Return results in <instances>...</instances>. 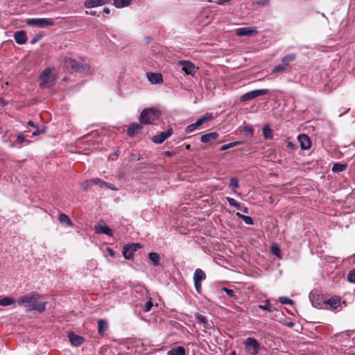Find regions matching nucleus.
<instances>
[{
  "instance_id": "nucleus-3",
  "label": "nucleus",
  "mask_w": 355,
  "mask_h": 355,
  "mask_svg": "<svg viewBox=\"0 0 355 355\" xmlns=\"http://www.w3.org/2000/svg\"><path fill=\"white\" fill-rule=\"evenodd\" d=\"M26 23L29 26H35L39 28H46L54 25V21L51 18L27 19Z\"/></svg>"
},
{
  "instance_id": "nucleus-11",
  "label": "nucleus",
  "mask_w": 355,
  "mask_h": 355,
  "mask_svg": "<svg viewBox=\"0 0 355 355\" xmlns=\"http://www.w3.org/2000/svg\"><path fill=\"white\" fill-rule=\"evenodd\" d=\"M173 133V128H170L167 130L162 132L156 135H155L152 140L155 144H162L166 139L171 137Z\"/></svg>"
},
{
  "instance_id": "nucleus-4",
  "label": "nucleus",
  "mask_w": 355,
  "mask_h": 355,
  "mask_svg": "<svg viewBox=\"0 0 355 355\" xmlns=\"http://www.w3.org/2000/svg\"><path fill=\"white\" fill-rule=\"evenodd\" d=\"M214 116L211 113H206L204 116L198 119L195 123L187 125L185 128V132L190 133L201 126L204 123L210 121Z\"/></svg>"
},
{
  "instance_id": "nucleus-55",
  "label": "nucleus",
  "mask_w": 355,
  "mask_h": 355,
  "mask_svg": "<svg viewBox=\"0 0 355 355\" xmlns=\"http://www.w3.org/2000/svg\"><path fill=\"white\" fill-rule=\"evenodd\" d=\"M6 105V101L2 98L0 97V105L3 106Z\"/></svg>"
},
{
  "instance_id": "nucleus-52",
  "label": "nucleus",
  "mask_w": 355,
  "mask_h": 355,
  "mask_svg": "<svg viewBox=\"0 0 355 355\" xmlns=\"http://www.w3.org/2000/svg\"><path fill=\"white\" fill-rule=\"evenodd\" d=\"M164 155L168 157H171L175 155V153L172 151H165Z\"/></svg>"
},
{
  "instance_id": "nucleus-41",
  "label": "nucleus",
  "mask_w": 355,
  "mask_h": 355,
  "mask_svg": "<svg viewBox=\"0 0 355 355\" xmlns=\"http://www.w3.org/2000/svg\"><path fill=\"white\" fill-rule=\"evenodd\" d=\"M229 187L234 189H238L239 184L237 179L235 178H232L230 181Z\"/></svg>"
},
{
  "instance_id": "nucleus-40",
  "label": "nucleus",
  "mask_w": 355,
  "mask_h": 355,
  "mask_svg": "<svg viewBox=\"0 0 355 355\" xmlns=\"http://www.w3.org/2000/svg\"><path fill=\"white\" fill-rule=\"evenodd\" d=\"M239 144H240V142H239V141H234V142H231V143L223 145L220 147V150L223 151V150H227L229 148H231L232 147H234V146L239 145Z\"/></svg>"
},
{
  "instance_id": "nucleus-35",
  "label": "nucleus",
  "mask_w": 355,
  "mask_h": 355,
  "mask_svg": "<svg viewBox=\"0 0 355 355\" xmlns=\"http://www.w3.org/2000/svg\"><path fill=\"white\" fill-rule=\"evenodd\" d=\"M271 252L276 257L281 258V250L278 244L275 243L271 246Z\"/></svg>"
},
{
  "instance_id": "nucleus-46",
  "label": "nucleus",
  "mask_w": 355,
  "mask_h": 355,
  "mask_svg": "<svg viewBox=\"0 0 355 355\" xmlns=\"http://www.w3.org/2000/svg\"><path fill=\"white\" fill-rule=\"evenodd\" d=\"M17 141L19 143V144H22L25 141H27V142H30L29 140H26L25 139V137L24 135L22 134V133H19L17 136Z\"/></svg>"
},
{
  "instance_id": "nucleus-43",
  "label": "nucleus",
  "mask_w": 355,
  "mask_h": 355,
  "mask_svg": "<svg viewBox=\"0 0 355 355\" xmlns=\"http://www.w3.org/2000/svg\"><path fill=\"white\" fill-rule=\"evenodd\" d=\"M279 301L283 304H293V300L286 297H279Z\"/></svg>"
},
{
  "instance_id": "nucleus-34",
  "label": "nucleus",
  "mask_w": 355,
  "mask_h": 355,
  "mask_svg": "<svg viewBox=\"0 0 355 355\" xmlns=\"http://www.w3.org/2000/svg\"><path fill=\"white\" fill-rule=\"evenodd\" d=\"M15 301L10 297H5L0 299V305L2 306H10L15 304Z\"/></svg>"
},
{
  "instance_id": "nucleus-30",
  "label": "nucleus",
  "mask_w": 355,
  "mask_h": 355,
  "mask_svg": "<svg viewBox=\"0 0 355 355\" xmlns=\"http://www.w3.org/2000/svg\"><path fill=\"white\" fill-rule=\"evenodd\" d=\"M259 308L262 310L268 311V312H273L276 310L275 307L270 304L268 300H266L264 304L259 305Z\"/></svg>"
},
{
  "instance_id": "nucleus-28",
  "label": "nucleus",
  "mask_w": 355,
  "mask_h": 355,
  "mask_svg": "<svg viewBox=\"0 0 355 355\" xmlns=\"http://www.w3.org/2000/svg\"><path fill=\"white\" fill-rule=\"evenodd\" d=\"M148 258L152 261L154 266H157L159 263V255L156 252H149Z\"/></svg>"
},
{
  "instance_id": "nucleus-31",
  "label": "nucleus",
  "mask_w": 355,
  "mask_h": 355,
  "mask_svg": "<svg viewBox=\"0 0 355 355\" xmlns=\"http://www.w3.org/2000/svg\"><path fill=\"white\" fill-rule=\"evenodd\" d=\"M296 56L295 54H288L284 56L282 59V63L284 64V66H286V67H288L289 63L293 60H295Z\"/></svg>"
},
{
  "instance_id": "nucleus-48",
  "label": "nucleus",
  "mask_w": 355,
  "mask_h": 355,
  "mask_svg": "<svg viewBox=\"0 0 355 355\" xmlns=\"http://www.w3.org/2000/svg\"><path fill=\"white\" fill-rule=\"evenodd\" d=\"M256 3L259 6H268L270 3V1L269 0H259V1H257L256 2Z\"/></svg>"
},
{
  "instance_id": "nucleus-2",
  "label": "nucleus",
  "mask_w": 355,
  "mask_h": 355,
  "mask_svg": "<svg viewBox=\"0 0 355 355\" xmlns=\"http://www.w3.org/2000/svg\"><path fill=\"white\" fill-rule=\"evenodd\" d=\"M161 116V112L156 108L149 107L144 109L140 114L139 121L144 125L153 124Z\"/></svg>"
},
{
  "instance_id": "nucleus-42",
  "label": "nucleus",
  "mask_w": 355,
  "mask_h": 355,
  "mask_svg": "<svg viewBox=\"0 0 355 355\" xmlns=\"http://www.w3.org/2000/svg\"><path fill=\"white\" fill-rule=\"evenodd\" d=\"M153 306V304L152 300H151V298H150L149 300H148L145 304V306L143 309L144 311V312L150 311V309H152Z\"/></svg>"
},
{
  "instance_id": "nucleus-7",
  "label": "nucleus",
  "mask_w": 355,
  "mask_h": 355,
  "mask_svg": "<svg viewBox=\"0 0 355 355\" xmlns=\"http://www.w3.org/2000/svg\"><path fill=\"white\" fill-rule=\"evenodd\" d=\"M268 92H269V90L267 89L252 90V91L248 92L243 94L240 97V101H241V102L248 101L254 99L255 98H257L258 96L266 95V94H268Z\"/></svg>"
},
{
  "instance_id": "nucleus-17",
  "label": "nucleus",
  "mask_w": 355,
  "mask_h": 355,
  "mask_svg": "<svg viewBox=\"0 0 355 355\" xmlns=\"http://www.w3.org/2000/svg\"><path fill=\"white\" fill-rule=\"evenodd\" d=\"M298 141L302 150H308L311 146L310 138L305 134H302L298 136Z\"/></svg>"
},
{
  "instance_id": "nucleus-26",
  "label": "nucleus",
  "mask_w": 355,
  "mask_h": 355,
  "mask_svg": "<svg viewBox=\"0 0 355 355\" xmlns=\"http://www.w3.org/2000/svg\"><path fill=\"white\" fill-rule=\"evenodd\" d=\"M58 220L60 223L66 224L69 227H72L73 225L69 217L64 213H62L58 216Z\"/></svg>"
},
{
  "instance_id": "nucleus-49",
  "label": "nucleus",
  "mask_w": 355,
  "mask_h": 355,
  "mask_svg": "<svg viewBox=\"0 0 355 355\" xmlns=\"http://www.w3.org/2000/svg\"><path fill=\"white\" fill-rule=\"evenodd\" d=\"M42 35L40 34V35H37L36 36H35L31 41V44H35L37 41H39L42 37Z\"/></svg>"
},
{
  "instance_id": "nucleus-5",
  "label": "nucleus",
  "mask_w": 355,
  "mask_h": 355,
  "mask_svg": "<svg viewBox=\"0 0 355 355\" xmlns=\"http://www.w3.org/2000/svg\"><path fill=\"white\" fill-rule=\"evenodd\" d=\"M245 350L251 355H257L260 349V345L254 338H248L244 341Z\"/></svg>"
},
{
  "instance_id": "nucleus-33",
  "label": "nucleus",
  "mask_w": 355,
  "mask_h": 355,
  "mask_svg": "<svg viewBox=\"0 0 355 355\" xmlns=\"http://www.w3.org/2000/svg\"><path fill=\"white\" fill-rule=\"evenodd\" d=\"M347 168V164L336 163L332 167V171L334 173H340L345 171Z\"/></svg>"
},
{
  "instance_id": "nucleus-22",
  "label": "nucleus",
  "mask_w": 355,
  "mask_h": 355,
  "mask_svg": "<svg viewBox=\"0 0 355 355\" xmlns=\"http://www.w3.org/2000/svg\"><path fill=\"white\" fill-rule=\"evenodd\" d=\"M218 136V134L215 132L207 133L201 136L200 141L203 143H208L217 139Z\"/></svg>"
},
{
  "instance_id": "nucleus-62",
  "label": "nucleus",
  "mask_w": 355,
  "mask_h": 355,
  "mask_svg": "<svg viewBox=\"0 0 355 355\" xmlns=\"http://www.w3.org/2000/svg\"><path fill=\"white\" fill-rule=\"evenodd\" d=\"M186 148H187V149H189L190 148V145H187Z\"/></svg>"
},
{
  "instance_id": "nucleus-21",
  "label": "nucleus",
  "mask_w": 355,
  "mask_h": 355,
  "mask_svg": "<svg viewBox=\"0 0 355 355\" xmlns=\"http://www.w3.org/2000/svg\"><path fill=\"white\" fill-rule=\"evenodd\" d=\"M324 303L329 305L332 309H336L340 306L341 303V298L338 296H333L325 301Z\"/></svg>"
},
{
  "instance_id": "nucleus-36",
  "label": "nucleus",
  "mask_w": 355,
  "mask_h": 355,
  "mask_svg": "<svg viewBox=\"0 0 355 355\" xmlns=\"http://www.w3.org/2000/svg\"><path fill=\"white\" fill-rule=\"evenodd\" d=\"M227 201L228 202L230 205L234 207L237 209H241V204L239 202H237L235 199L230 197H227Z\"/></svg>"
},
{
  "instance_id": "nucleus-8",
  "label": "nucleus",
  "mask_w": 355,
  "mask_h": 355,
  "mask_svg": "<svg viewBox=\"0 0 355 355\" xmlns=\"http://www.w3.org/2000/svg\"><path fill=\"white\" fill-rule=\"evenodd\" d=\"M64 64L67 68L71 69L75 72H82L87 69V66L86 64H80L70 58H64Z\"/></svg>"
},
{
  "instance_id": "nucleus-16",
  "label": "nucleus",
  "mask_w": 355,
  "mask_h": 355,
  "mask_svg": "<svg viewBox=\"0 0 355 355\" xmlns=\"http://www.w3.org/2000/svg\"><path fill=\"white\" fill-rule=\"evenodd\" d=\"M143 129L142 123H132L127 129V134L130 137H134Z\"/></svg>"
},
{
  "instance_id": "nucleus-50",
  "label": "nucleus",
  "mask_w": 355,
  "mask_h": 355,
  "mask_svg": "<svg viewBox=\"0 0 355 355\" xmlns=\"http://www.w3.org/2000/svg\"><path fill=\"white\" fill-rule=\"evenodd\" d=\"M44 132V130H40L37 127V129L33 132V136H37L39 135L40 133Z\"/></svg>"
},
{
  "instance_id": "nucleus-9",
  "label": "nucleus",
  "mask_w": 355,
  "mask_h": 355,
  "mask_svg": "<svg viewBox=\"0 0 355 355\" xmlns=\"http://www.w3.org/2000/svg\"><path fill=\"white\" fill-rule=\"evenodd\" d=\"M52 71L50 68L45 69L40 75V86L42 87H49L53 85L51 78Z\"/></svg>"
},
{
  "instance_id": "nucleus-47",
  "label": "nucleus",
  "mask_w": 355,
  "mask_h": 355,
  "mask_svg": "<svg viewBox=\"0 0 355 355\" xmlns=\"http://www.w3.org/2000/svg\"><path fill=\"white\" fill-rule=\"evenodd\" d=\"M243 130L250 136H252L254 134V130L251 125H245Z\"/></svg>"
},
{
  "instance_id": "nucleus-20",
  "label": "nucleus",
  "mask_w": 355,
  "mask_h": 355,
  "mask_svg": "<svg viewBox=\"0 0 355 355\" xmlns=\"http://www.w3.org/2000/svg\"><path fill=\"white\" fill-rule=\"evenodd\" d=\"M14 39L17 44H24L27 41L26 33L24 31H17L14 35Z\"/></svg>"
},
{
  "instance_id": "nucleus-25",
  "label": "nucleus",
  "mask_w": 355,
  "mask_h": 355,
  "mask_svg": "<svg viewBox=\"0 0 355 355\" xmlns=\"http://www.w3.org/2000/svg\"><path fill=\"white\" fill-rule=\"evenodd\" d=\"M108 329L107 322L103 319L98 321V331L100 335H103Z\"/></svg>"
},
{
  "instance_id": "nucleus-10",
  "label": "nucleus",
  "mask_w": 355,
  "mask_h": 355,
  "mask_svg": "<svg viewBox=\"0 0 355 355\" xmlns=\"http://www.w3.org/2000/svg\"><path fill=\"white\" fill-rule=\"evenodd\" d=\"M141 248L139 243H132L125 245L123 248V255L125 259H131L133 257L134 252Z\"/></svg>"
},
{
  "instance_id": "nucleus-14",
  "label": "nucleus",
  "mask_w": 355,
  "mask_h": 355,
  "mask_svg": "<svg viewBox=\"0 0 355 355\" xmlns=\"http://www.w3.org/2000/svg\"><path fill=\"white\" fill-rule=\"evenodd\" d=\"M258 31L256 28L243 27L236 29V33L238 36H250L257 34Z\"/></svg>"
},
{
  "instance_id": "nucleus-38",
  "label": "nucleus",
  "mask_w": 355,
  "mask_h": 355,
  "mask_svg": "<svg viewBox=\"0 0 355 355\" xmlns=\"http://www.w3.org/2000/svg\"><path fill=\"white\" fill-rule=\"evenodd\" d=\"M195 317H196V320H198V321L200 323L204 324L205 327L207 324V323H208L207 318L205 315H203L199 313H197L196 314Z\"/></svg>"
},
{
  "instance_id": "nucleus-23",
  "label": "nucleus",
  "mask_w": 355,
  "mask_h": 355,
  "mask_svg": "<svg viewBox=\"0 0 355 355\" xmlns=\"http://www.w3.org/2000/svg\"><path fill=\"white\" fill-rule=\"evenodd\" d=\"M92 182L93 184L98 185L101 188L106 187L112 190H115V189L112 187L110 183L106 182L100 178H92Z\"/></svg>"
},
{
  "instance_id": "nucleus-6",
  "label": "nucleus",
  "mask_w": 355,
  "mask_h": 355,
  "mask_svg": "<svg viewBox=\"0 0 355 355\" xmlns=\"http://www.w3.org/2000/svg\"><path fill=\"white\" fill-rule=\"evenodd\" d=\"M206 279L205 272L200 268L196 269L193 274V282L195 288L198 293L202 292V282Z\"/></svg>"
},
{
  "instance_id": "nucleus-44",
  "label": "nucleus",
  "mask_w": 355,
  "mask_h": 355,
  "mask_svg": "<svg viewBox=\"0 0 355 355\" xmlns=\"http://www.w3.org/2000/svg\"><path fill=\"white\" fill-rule=\"evenodd\" d=\"M347 279L349 282L355 283V269L351 270L348 275H347Z\"/></svg>"
},
{
  "instance_id": "nucleus-19",
  "label": "nucleus",
  "mask_w": 355,
  "mask_h": 355,
  "mask_svg": "<svg viewBox=\"0 0 355 355\" xmlns=\"http://www.w3.org/2000/svg\"><path fill=\"white\" fill-rule=\"evenodd\" d=\"M147 77L152 84H159L163 82L162 76L159 73L148 72Z\"/></svg>"
},
{
  "instance_id": "nucleus-63",
  "label": "nucleus",
  "mask_w": 355,
  "mask_h": 355,
  "mask_svg": "<svg viewBox=\"0 0 355 355\" xmlns=\"http://www.w3.org/2000/svg\"><path fill=\"white\" fill-rule=\"evenodd\" d=\"M354 355H355V354H354Z\"/></svg>"
},
{
  "instance_id": "nucleus-13",
  "label": "nucleus",
  "mask_w": 355,
  "mask_h": 355,
  "mask_svg": "<svg viewBox=\"0 0 355 355\" xmlns=\"http://www.w3.org/2000/svg\"><path fill=\"white\" fill-rule=\"evenodd\" d=\"M111 0H85L84 6L87 8H92L109 4Z\"/></svg>"
},
{
  "instance_id": "nucleus-27",
  "label": "nucleus",
  "mask_w": 355,
  "mask_h": 355,
  "mask_svg": "<svg viewBox=\"0 0 355 355\" xmlns=\"http://www.w3.org/2000/svg\"><path fill=\"white\" fill-rule=\"evenodd\" d=\"M114 6L117 8H122L126 6H128L132 0H113Z\"/></svg>"
},
{
  "instance_id": "nucleus-53",
  "label": "nucleus",
  "mask_w": 355,
  "mask_h": 355,
  "mask_svg": "<svg viewBox=\"0 0 355 355\" xmlns=\"http://www.w3.org/2000/svg\"><path fill=\"white\" fill-rule=\"evenodd\" d=\"M229 0H217L216 3L219 5H223L226 2H229Z\"/></svg>"
},
{
  "instance_id": "nucleus-12",
  "label": "nucleus",
  "mask_w": 355,
  "mask_h": 355,
  "mask_svg": "<svg viewBox=\"0 0 355 355\" xmlns=\"http://www.w3.org/2000/svg\"><path fill=\"white\" fill-rule=\"evenodd\" d=\"M179 64L182 66V71H184L187 74L193 76L196 72V68L195 65L190 61H180Z\"/></svg>"
},
{
  "instance_id": "nucleus-32",
  "label": "nucleus",
  "mask_w": 355,
  "mask_h": 355,
  "mask_svg": "<svg viewBox=\"0 0 355 355\" xmlns=\"http://www.w3.org/2000/svg\"><path fill=\"white\" fill-rule=\"evenodd\" d=\"M263 135L266 139H270L273 137L272 130L270 129L269 125H266L263 128Z\"/></svg>"
},
{
  "instance_id": "nucleus-45",
  "label": "nucleus",
  "mask_w": 355,
  "mask_h": 355,
  "mask_svg": "<svg viewBox=\"0 0 355 355\" xmlns=\"http://www.w3.org/2000/svg\"><path fill=\"white\" fill-rule=\"evenodd\" d=\"M223 291H224L226 293V294L230 297H235L234 291V290L230 289V288H225V287H223Z\"/></svg>"
},
{
  "instance_id": "nucleus-56",
  "label": "nucleus",
  "mask_w": 355,
  "mask_h": 355,
  "mask_svg": "<svg viewBox=\"0 0 355 355\" xmlns=\"http://www.w3.org/2000/svg\"><path fill=\"white\" fill-rule=\"evenodd\" d=\"M103 12L108 15L110 13V10L108 8H105L103 9Z\"/></svg>"
},
{
  "instance_id": "nucleus-39",
  "label": "nucleus",
  "mask_w": 355,
  "mask_h": 355,
  "mask_svg": "<svg viewBox=\"0 0 355 355\" xmlns=\"http://www.w3.org/2000/svg\"><path fill=\"white\" fill-rule=\"evenodd\" d=\"M286 67L284 66L282 63L277 65L272 71V73H282L286 69Z\"/></svg>"
},
{
  "instance_id": "nucleus-59",
  "label": "nucleus",
  "mask_w": 355,
  "mask_h": 355,
  "mask_svg": "<svg viewBox=\"0 0 355 355\" xmlns=\"http://www.w3.org/2000/svg\"><path fill=\"white\" fill-rule=\"evenodd\" d=\"M90 15H94V16H98V15L96 14V11H92L90 12Z\"/></svg>"
},
{
  "instance_id": "nucleus-1",
  "label": "nucleus",
  "mask_w": 355,
  "mask_h": 355,
  "mask_svg": "<svg viewBox=\"0 0 355 355\" xmlns=\"http://www.w3.org/2000/svg\"><path fill=\"white\" fill-rule=\"evenodd\" d=\"M41 295L37 292H31L26 295L20 296L17 299L19 306L28 307L30 306L27 311H35L39 313H43L46 310V302H38Z\"/></svg>"
},
{
  "instance_id": "nucleus-15",
  "label": "nucleus",
  "mask_w": 355,
  "mask_h": 355,
  "mask_svg": "<svg viewBox=\"0 0 355 355\" xmlns=\"http://www.w3.org/2000/svg\"><path fill=\"white\" fill-rule=\"evenodd\" d=\"M68 338H69L71 345L75 347H78V346L81 345L85 340V338L83 337L76 335L73 331L69 332Z\"/></svg>"
},
{
  "instance_id": "nucleus-60",
  "label": "nucleus",
  "mask_w": 355,
  "mask_h": 355,
  "mask_svg": "<svg viewBox=\"0 0 355 355\" xmlns=\"http://www.w3.org/2000/svg\"><path fill=\"white\" fill-rule=\"evenodd\" d=\"M230 355H236V352L234 350L231 352V354Z\"/></svg>"
},
{
  "instance_id": "nucleus-61",
  "label": "nucleus",
  "mask_w": 355,
  "mask_h": 355,
  "mask_svg": "<svg viewBox=\"0 0 355 355\" xmlns=\"http://www.w3.org/2000/svg\"><path fill=\"white\" fill-rule=\"evenodd\" d=\"M288 327H293V322H291L288 324Z\"/></svg>"
},
{
  "instance_id": "nucleus-29",
  "label": "nucleus",
  "mask_w": 355,
  "mask_h": 355,
  "mask_svg": "<svg viewBox=\"0 0 355 355\" xmlns=\"http://www.w3.org/2000/svg\"><path fill=\"white\" fill-rule=\"evenodd\" d=\"M236 216L239 218L241 219L245 223H246L248 225H253L254 224V220H253L252 218L249 216L243 215V214H240L239 212H237L236 214Z\"/></svg>"
},
{
  "instance_id": "nucleus-24",
  "label": "nucleus",
  "mask_w": 355,
  "mask_h": 355,
  "mask_svg": "<svg viewBox=\"0 0 355 355\" xmlns=\"http://www.w3.org/2000/svg\"><path fill=\"white\" fill-rule=\"evenodd\" d=\"M167 355H186V350L184 347L179 346L168 350Z\"/></svg>"
},
{
  "instance_id": "nucleus-18",
  "label": "nucleus",
  "mask_w": 355,
  "mask_h": 355,
  "mask_svg": "<svg viewBox=\"0 0 355 355\" xmlns=\"http://www.w3.org/2000/svg\"><path fill=\"white\" fill-rule=\"evenodd\" d=\"M94 230L96 234H105L108 236H112V230L106 225H96L94 226Z\"/></svg>"
},
{
  "instance_id": "nucleus-57",
  "label": "nucleus",
  "mask_w": 355,
  "mask_h": 355,
  "mask_svg": "<svg viewBox=\"0 0 355 355\" xmlns=\"http://www.w3.org/2000/svg\"><path fill=\"white\" fill-rule=\"evenodd\" d=\"M28 125L32 127H36V125L34 124V123L32 121H29L28 122Z\"/></svg>"
},
{
  "instance_id": "nucleus-54",
  "label": "nucleus",
  "mask_w": 355,
  "mask_h": 355,
  "mask_svg": "<svg viewBox=\"0 0 355 355\" xmlns=\"http://www.w3.org/2000/svg\"><path fill=\"white\" fill-rule=\"evenodd\" d=\"M287 146L292 148V149H294L295 148V145L292 143V142H288L287 144Z\"/></svg>"
},
{
  "instance_id": "nucleus-51",
  "label": "nucleus",
  "mask_w": 355,
  "mask_h": 355,
  "mask_svg": "<svg viewBox=\"0 0 355 355\" xmlns=\"http://www.w3.org/2000/svg\"><path fill=\"white\" fill-rule=\"evenodd\" d=\"M107 251L111 257H114V251L112 248H107Z\"/></svg>"
},
{
  "instance_id": "nucleus-58",
  "label": "nucleus",
  "mask_w": 355,
  "mask_h": 355,
  "mask_svg": "<svg viewBox=\"0 0 355 355\" xmlns=\"http://www.w3.org/2000/svg\"><path fill=\"white\" fill-rule=\"evenodd\" d=\"M243 213H245V214H248V209L247 207H243V209H241Z\"/></svg>"
},
{
  "instance_id": "nucleus-37",
  "label": "nucleus",
  "mask_w": 355,
  "mask_h": 355,
  "mask_svg": "<svg viewBox=\"0 0 355 355\" xmlns=\"http://www.w3.org/2000/svg\"><path fill=\"white\" fill-rule=\"evenodd\" d=\"M93 185L92 179L85 180L81 183V188L84 191H87Z\"/></svg>"
}]
</instances>
